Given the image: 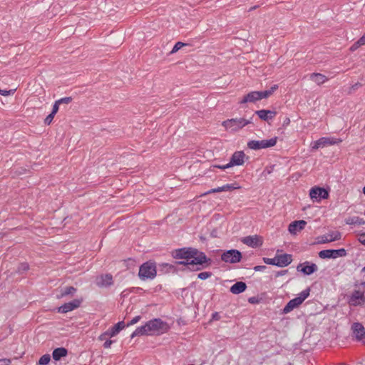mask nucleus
<instances>
[{
    "label": "nucleus",
    "mask_w": 365,
    "mask_h": 365,
    "mask_svg": "<svg viewBox=\"0 0 365 365\" xmlns=\"http://www.w3.org/2000/svg\"><path fill=\"white\" fill-rule=\"evenodd\" d=\"M163 324L164 322L159 318L151 319L145 324L150 335H153L156 332H159L163 328Z\"/></svg>",
    "instance_id": "obj_14"
},
{
    "label": "nucleus",
    "mask_w": 365,
    "mask_h": 365,
    "mask_svg": "<svg viewBox=\"0 0 365 365\" xmlns=\"http://www.w3.org/2000/svg\"><path fill=\"white\" fill-rule=\"evenodd\" d=\"M212 275L211 272H202L197 274V278L201 280H205Z\"/></svg>",
    "instance_id": "obj_34"
},
{
    "label": "nucleus",
    "mask_w": 365,
    "mask_h": 365,
    "mask_svg": "<svg viewBox=\"0 0 365 365\" xmlns=\"http://www.w3.org/2000/svg\"><path fill=\"white\" fill-rule=\"evenodd\" d=\"M29 269V264L27 262L20 263L18 266L16 272L19 274H22Z\"/></svg>",
    "instance_id": "obj_31"
},
{
    "label": "nucleus",
    "mask_w": 365,
    "mask_h": 365,
    "mask_svg": "<svg viewBox=\"0 0 365 365\" xmlns=\"http://www.w3.org/2000/svg\"><path fill=\"white\" fill-rule=\"evenodd\" d=\"M309 196L314 202H319L329 197V192L323 187H313L309 190Z\"/></svg>",
    "instance_id": "obj_10"
},
{
    "label": "nucleus",
    "mask_w": 365,
    "mask_h": 365,
    "mask_svg": "<svg viewBox=\"0 0 365 365\" xmlns=\"http://www.w3.org/2000/svg\"><path fill=\"white\" fill-rule=\"evenodd\" d=\"M5 234L0 233V239H2L4 237Z\"/></svg>",
    "instance_id": "obj_60"
},
{
    "label": "nucleus",
    "mask_w": 365,
    "mask_h": 365,
    "mask_svg": "<svg viewBox=\"0 0 365 365\" xmlns=\"http://www.w3.org/2000/svg\"><path fill=\"white\" fill-rule=\"evenodd\" d=\"M364 215H365V211H364Z\"/></svg>",
    "instance_id": "obj_64"
},
{
    "label": "nucleus",
    "mask_w": 365,
    "mask_h": 365,
    "mask_svg": "<svg viewBox=\"0 0 365 365\" xmlns=\"http://www.w3.org/2000/svg\"><path fill=\"white\" fill-rule=\"evenodd\" d=\"M291 235H297L302 230H288Z\"/></svg>",
    "instance_id": "obj_53"
},
{
    "label": "nucleus",
    "mask_w": 365,
    "mask_h": 365,
    "mask_svg": "<svg viewBox=\"0 0 365 365\" xmlns=\"http://www.w3.org/2000/svg\"><path fill=\"white\" fill-rule=\"evenodd\" d=\"M150 335L148 329H146L145 325H143L141 327H138L131 334L130 337L134 338L137 336H145Z\"/></svg>",
    "instance_id": "obj_28"
},
{
    "label": "nucleus",
    "mask_w": 365,
    "mask_h": 365,
    "mask_svg": "<svg viewBox=\"0 0 365 365\" xmlns=\"http://www.w3.org/2000/svg\"><path fill=\"white\" fill-rule=\"evenodd\" d=\"M224 191H230L240 188L237 183L226 184L223 185Z\"/></svg>",
    "instance_id": "obj_33"
},
{
    "label": "nucleus",
    "mask_w": 365,
    "mask_h": 365,
    "mask_svg": "<svg viewBox=\"0 0 365 365\" xmlns=\"http://www.w3.org/2000/svg\"><path fill=\"white\" fill-rule=\"evenodd\" d=\"M156 265L153 261H147L140 265L138 277L142 280L153 279L156 277Z\"/></svg>",
    "instance_id": "obj_3"
},
{
    "label": "nucleus",
    "mask_w": 365,
    "mask_h": 365,
    "mask_svg": "<svg viewBox=\"0 0 365 365\" xmlns=\"http://www.w3.org/2000/svg\"><path fill=\"white\" fill-rule=\"evenodd\" d=\"M200 240L202 242H205L207 240L206 237H204L203 235L200 236Z\"/></svg>",
    "instance_id": "obj_57"
},
{
    "label": "nucleus",
    "mask_w": 365,
    "mask_h": 365,
    "mask_svg": "<svg viewBox=\"0 0 365 365\" xmlns=\"http://www.w3.org/2000/svg\"><path fill=\"white\" fill-rule=\"evenodd\" d=\"M113 341L110 340V339H107L106 340V341L104 342L103 344V347L105 349H108L110 347L111 344H113Z\"/></svg>",
    "instance_id": "obj_48"
},
{
    "label": "nucleus",
    "mask_w": 365,
    "mask_h": 365,
    "mask_svg": "<svg viewBox=\"0 0 365 365\" xmlns=\"http://www.w3.org/2000/svg\"><path fill=\"white\" fill-rule=\"evenodd\" d=\"M96 284L98 287H108L113 284L111 274H101L96 277Z\"/></svg>",
    "instance_id": "obj_16"
},
{
    "label": "nucleus",
    "mask_w": 365,
    "mask_h": 365,
    "mask_svg": "<svg viewBox=\"0 0 365 365\" xmlns=\"http://www.w3.org/2000/svg\"><path fill=\"white\" fill-rule=\"evenodd\" d=\"M345 222L349 225H361L365 224L364 219L358 216L348 217L345 219Z\"/></svg>",
    "instance_id": "obj_27"
},
{
    "label": "nucleus",
    "mask_w": 365,
    "mask_h": 365,
    "mask_svg": "<svg viewBox=\"0 0 365 365\" xmlns=\"http://www.w3.org/2000/svg\"><path fill=\"white\" fill-rule=\"evenodd\" d=\"M220 319V316L218 312H214L212 314V320H219Z\"/></svg>",
    "instance_id": "obj_51"
},
{
    "label": "nucleus",
    "mask_w": 365,
    "mask_h": 365,
    "mask_svg": "<svg viewBox=\"0 0 365 365\" xmlns=\"http://www.w3.org/2000/svg\"><path fill=\"white\" fill-rule=\"evenodd\" d=\"M360 42L365 44V34L360 38Z\"/></svg>",
    "instance_id": "obj_58"
},
{
    "label": "nucleus",
    "mask_w": 365,
    "mask_h": 365,
    "mask_svg": "<svg viewBox=\"0 0 365 365\" xmlns=\"http://www.w3.org/2000/svg\"><path fill=\"white\" fill-rule=\"evenodd\" d=\"M307 225L305 220H295L292 222L287 227L289 229L304 228Z\"/></svg>",
    "instance_id": "obj_30"
},
{
    "label": "nucleus",
    "mask_w": 365,
    "mask_h": 365,
    "mask_svg": "<svg viewBox=\"0 0 365 365\" xmlns=\"http://www.w3.org/2000/svg\"><path fill=\"white\" fill-rule=\"evenodd\" d=\"M251 123H252L251 120H246L243 118H231V119H227V120L223 121L222 125L227 130H231L232 131H237Z\"/></svg>",
    "instance_id": "obj_4"
},
{
    "label": "nucleus",
    "mask_w": 365,
    "mask_h": 365,
    "mask_svg": "<svg viewBox=\"0 0 365 365\" xmlns=\"http://www.w3.org/2000/svg\"><path fill=\"white\" fill-rule=\"evenodd\" d=\"M266 269H267V267L265 265H257L254 267V270L255 272L263 271Z\"/></svg>",
    "instance_id": "obj_47"
},
{
    "label": "nucleus",
    "mask_w": 365,
    "mask_h": 365,
    "mask_svg": "<svg viewBox=\"0 0 365 365\" xmlns=\"http://www.w3.org/2000/svg\"><path fill=\"white\" fill-rule=\"evenodd\" d=\"M317 270V265L309 261L299 263L297 267V271L302 272L304 275H311L316 272Z\"/></svg>",
    "instance_id": "obj_12"
},
{
    "label": "nucleus",
    "mask_w": 365,
    "mask_h": 365,
    "mask_svg": "<svg viewBox=\"0 0 365 365\" xmlns=\"http://www.w3.org/2000/svg\"><path fill=\"white\" fill-rule=\"evenodd\" d=\"M0 362H4L5 364V365H9L11 363V361H10V359H0Z\"/></svg>",
    "instance_id": "obj_56"
},
{
    "label": "nucleus",
    "mask_w": 365,
    "mask_h": 365,
    "mask_svg": "<svg viewBox=\"0 0 365 365\" xmlns=\"http://www.w3.org/2000/svg\"><path fill=\"white\" fill-rule=\"evenodd\" d=\"M59 103H57V101H56L53 106V108H52V111L51 113L54 115H56V113L58 112V108H59Z\"/></svg>",
    "instance_id": "obj_45"
},
{
    "label": "nucleus",
    "mask_w": 365,
    "mask_h": 365,
    "mask_svg": "<svg viewBox=\"0 0 365 365\" xmlns=\"http://www.w3.org/2000/svg\"><path fill=\"white\" fill-rule=\"evenodd\" d=\"M336 141L333 138L322 137L317 140H315L311 143L312 150H316L319 148H324L328 145H334Z\"/></svg>",
    "instance_id": "obj_17"
},
{
    "label": "nucleus",
    "mask_w": 365,
    "mask_h": 365,
    "mask_svg": "<svg viewBox=\"0 0 365 365\" xmlns=\"http://www.w3.org/2000/svg\"><path fill=\"white\" fill-rule=\"evenodd\" d=\"M255 113L258 115V117L264 121H269L270 120H272L275 115H277V112L274 110H265L262 109L257 110Z\"/></svg>",
    "instance_id": "obj_21"
},
{
    "label": "nucleus",
    "mask_w": 365,
    "mask_h": 365,
    "mask_svg": "<svg viewBox=\"0 0 365 365\" xmlns=\"http://www.w3.org/2000/svg\"><path fill=\"white\" fill-rule=\"evenodd\" d=\"M140 319H141L140 316L135 317L130 322L128 323L127 326L128 327V326L136 324L138 322L140 321Z\"/></svg>",
    "instance_id": "obj_44"
},
{
    "label": "nucleus",
    "mask_w": 365,
    "mask_h": 365,
    "mask_svg": "<svg viewBox=\"0 0 365 365\" xmlns=\"http://www.w3.org/2000/svg\"><path fill=\"white\" fill-rule=\"evenodd\" d=\"M262 259H263V262L267 264L277 266L276 257L274 258L263 257Z\"/></svg>",
    "instance_id": "obj_37"
},
{
    "label": "nucleus",
    "mask_w": 365,
    "mask_h": 365,
    "mask_svg": "<svg viewBox=\"0 0 365 365\" xmlns=\"http://www.w3.org/2000/svg\"><path fill=\"white\" fill-rule=\"evenodd\" d=\"M220 257L221 260L225 263L235 264L241 261L242 255L238 250L231 249L224 251Z\"/></svg>",
    "instance_id": "obj_6"
},
{
    "label": "nucleus",
    "mask_w": 365,
    "mask_h": 365,
    "mask_svg": "<svg viewBox=\"0 0 365 365\" xmlns=\"http://www.w3.org/2000/svg\"><path fill=\"white\" fill-rule=\"evenodd\" d=\"M215 230H213L212 232L210 233V237H216L217 235L215 234Z\"/></svg>",
    "instance_id": "obj_59"
},
{
    "label": "nucleus",
    "mask_w": 365,
    "mask_h": 365,
    "mask_svg": "<svg viewBox=\"0 0 365 365\" xmlns=\"http://www.w3.org/2000/svg\"><path fill=\"white\" fill-rule=\"evenodd\" d=\"M365 302V295L363 290L355 289L348 297V304L352 307H357Z\"/></svg>",
    "instance_id": "obj_9"
},
{
    "label": "nucleus",
    "mask_w": 365,
    "mask_h": 365,
    "mask_svg": "<svg viewBox=\"0 0 365 365\" xmlns=\"http://www.w3.org/2000/svg\"><path fill=\"white\" fill-rule=\"evenodd\" d=\"M363 45H365V44L364 43H361L360 38H359L357 41H356L354 43L352 44V46L350 48V50L352 51H354L355 50H356L358 48H359L360 46H361Z\"/></svg>",
    "instance_id": "obj_39"
},
{
    "label": "nucleus",
    "mask_w": 365,
    "mask_h": 365,
    "mask_svg": "<svg viewBox=\"0 0 365 365\" xmlns=\"http://www.w3.org/2000/svg\"><path fill=\"white\" fill-rule=\"evenodd\" d=\"M351 329L356 340L362 341L365 344V329L364 326L359 322H354L351 326Z\"/></svg>",
    "instance_id": "obj_15"
},
{
    "label": "nucleus",
    "mask_w": 365,
    "mask_h": 365,
    "mask_svg": "<svg viewBox=\"0 0 365 365\" xmlns=\"http://www.w3.org/2000/svg\"><path fill=\"white\" fill-rule=\"evenodd\" d=\"M247 284L244 282H237L231 286L230 291L234 294H239L244 292L247 289Z\"/></svg>",
    "instance_id": "obj_22"
},
{
    "label": "nucleus",
    "mask_w": 365,
    "mask_h": 365,
    "mask_svg": "<svg viewBox=\"0 0 365 365\" xmlns=\"http://www.w3.org/2000/svg\"><path fill=\"white\" fill-rule=\"evenodd\" d=\"M244 244L252 248L260 247L263 245V238L255 235L245 237L241 240Z\"/></svg>",
    "instance_id": "obj_13"
},
{
    "label": "nucleus",
    "mask_w": 365,
    "mask_h": 365,
    "mask_svg": "<svg viewBox=\"0 0 365 365\" xmlns=\"http://www.w3.org/2000/svg\"><path fill=\"white\" fill-rule=\"evenodd\" d=\"M125 322L123 321L116 323L107 331L109 336L113 337L118 334L125 327Z\"/></svg>",
    "instance_id": "obj_25"
},
{
    "label": "nucleus",
    "mask_w": 365,
    "mask_h": 365,
    "mask_svg": "<svg viewBox=\"0 0 365 365\" xmlns=\"http://www.w3.org/2000/svg\"><path fill=\"white\" fill-rule=\"evenodd\" d=\"M248 302L250 303V304H256V303H258L259 302V300L257 297H250L248 299Z\"/></svg>",
    "instance_id": "obj_50"
},
{
    "label": "nucleus",
    "mask_w": 365,
    "mask_h": 365,
    "mask_svg": "<svg viewBox=\"0 0 365 365\" xmlns=\"http://www.w3.org/2000/svg\"><path fill=\"white\" fill-rule=\"evenodd\" d=\"M347 252L344 248L337 250H324L319 252V257L321 259H335L339 257H346Z\"/></svg>",
    "instance_id": "obj_8"
},
{
    "label": "nucleus",
    "mask_w": 365,
    "mask_h": 365,
    "mask_svg": "<svg viewBox=\"0 0 365 365\" xmlns=\"http://www.w3.org/2000/svg\"><path fill=\"white\" fill-rule=\"evenodd\" d=\"M223 191H224L223 186H221V187H218L217 188L211 189L209 191H207L205 194H210V193H215V192H223Z\"/></svg>",
    "instance_id": "obj_42"
},
{
    "label": "nucleus",
    "mask_w": 365,
    "mask_h": 365,
    "mask_svg": "<svg viewBox=\"0 0 365 365\" xmlns=\"http://www.w3.org/2000/svg\"><path fill=\"white\" fill-rule=\"evenodd\" d=\"M277 138L274 137L270 139L262 140H250L247 143V147L250 149L257 150L260 149H264L273 147L276 145Z\"/></svg>",
    "instance_id": "obj_5"
},
{
    "label": "nucleus",
    "mask_w": 365,
    "mask_h": 365,
    "mask_svg": "<svg viewBox=\"0 0 365 365\" xmlns=\"http://www.w3.org/2000/svg\"><path fill=\"white\" fill-rule=\"evenodd\" d=\"M312 81H314L317 85H322L328 81V78L319 73H313L310 76Z\"/></svg>",
    "instance_id": "obj_26"
},
{
    "label": "nucleus",
    "mask_w": 365,
    "mask_h": 365,
    "mask_svg": "<svg viewBox=\"0 0 365 365\" xmlns=\"http://www.w3.org/2000/svg\"><path fill=\"white\" fill-rule=\"evenodd\" d=\"M278 88L277 85H274L270 88V89L263 91H259V99L262 100L263 98H267L269 96H271L275 90Z\"/></svg>",
    "instance_id": "obj_29"
},
{
    "label": "nucleus",
    "mask_w": 365,
    "mask_h": 365,
    "mask_svg": "<svg viewBox=\"0 0 365 365\" xmlns=\"http://www.w3.org/2000/svg\"><path fill=\"white\" fill-rule=\"evenodd\" d=\"M228 165H229V163H227V164H225V165H214V167H215V168H220V169H221V170H225V169H227V168H231V166H228Z\"/></svg>",
    "instance_id": "obj_49"
},
{
    "label": "nucleus",
    "mask_w": 365,
    "mask_h": 365,
    "mask_svg": "<svg viewBox=\"0 0 365 365\" xmlns=\"http://www.w3.org/2000/svg\"><path fill=\"white\" fill-rule=\"evenodd\" d=\"M107 336H109L108 334V331L103 333L102 334H101L99 336V340H101V341L105 340L106 339Z\"/></svg>",
    "instance_id": "obj_52"
},
{
    "label": "nucleus",
    "mask_w": 365,
    "mask_h": 365,
    "mask_svg": "<svg viewBox=\"0 0 365 365\" xmlns=\"http://www.w3.org/2000/svg\"><path fill=\"white\" fill-rule=\"evenodd\" d=\"M288 273V269H284V270H281V271H278L275 273V277H280V276H283V275H285Z\"/></svg>",
    "instance_id": "obj_46"
},
{
    "label": "nucleus",
    "mask_w": 365,
    "mask_h": 365,
    "mask_svg": "<svg viewBox=\"0 0 365 365\" xmlns=\"http://www.w3.org/2000/svg\"><path fill=\"white\" fill-rule=\"evenodd\" d=\"M363 192H364V194L365 195V186H364V188H363Z\"/></svg>",
    "instance_id": "obj_63"
},
{
    "label": "nucleus",
    "mask_w": 365,
    "mask_h": 365,
    "mask_svg": "<svg viewBox=\"0 0 365 365\" xmlns=\"http://www.w3.org/2000/svg\"><path fill=\"white\" fill-rule=\"evenodd\" d=\"M83 299V298L74 299L69 302L64 303L59 307H58V312L61 314H66L71 312L76 309L80 307Z\"/></svg>",
    "instance_id": "obj_11"
},
{
    "label": "nucleus",
    "mask_w": 365,
    "mask_h": 365,
    "mask_svg": "<svg viewBox=\"0 0 365 365\" xmlns=\"http://www.w3.org/2000/svg\"><path fill=\"white\" fill-rule=\"evenodd\" d=\"M185 46H186V43L178 41L175 44V46H173L170 53H176L178 50H180L181 48H182Z\"/></svg>",
    "instance_id": "obj_36"
},
{
    "label": "nucleus",
    "mask_w": 365,
    "mask_h": 365,
    "mask_svg": "<svg viewBox=\"0 0 365 365\" xmlns=\"http://www.w3.org/2000/svg\"><path fill=\"white\" fill-rule=\"evenodd\" d=\"M68 355V349L64 347L54 349L52 353V357L55 361H59L62 357Z\"/></svg>",
    "instance_id": "obj_24"
},
{
    "label": "nucleus",
    "mask_w": 365,
    "mask_h": 365,
    "mask_svg": "<svg viewBox=\"0 0 365 365\" xmlns=\"http://www.w3.org/2000/svg\"><path fill=\"white\" fill-rule=\"evenodd\" d=\"M160 266L166 268L168 272L176 271V267L175 264L169 263H162L161 264H160Z\"/></svg>",
    "instance_id": "obj_35"
},
{
    "label": "nucleus",
    "mask_w": 365,
    "mask_h": 365,
    "mask_svg": "<svg viewBox=\"0 0 365 365\" xmlns=\"http://www.w3.org/2000/svg\"><path fill=\"white\" fill-rule=\"evenodd\" d=\"M360 86H361V84L360 83H356L351 86V89L354 91L358 89Z\"/></svg>",
    "instance_id": "obj_54"
},
{
    "label": "nucleus",
    "mask_w": 365,
    "mask_h": 365,
    "mask_svg": "<svg viewBox=\"0 0 365 365\" xmlns=\"http://www.w3.org/2000/svg\"><path fill=\"white\" fill-rule=\"evenodd\" d=\"M359 241L365 246V232L358 234Z\"/></svg>",
    "instance_id": "obj_43"
},
{
    "label": "nucleus",
    "mask_w": 365,
    "mask_h": 365,
    "mask_svg": "<svg viewBox=\"0 0 365 365\" xmlns=\"http://www.w3.org/2000/svg\"><path fill=\"white\" fill-rule=\"evenodd\" d=\"M55 115L51 113L44 120V123L46 125H50L52 122Z\"/></svg>",
    "instance_id": "obj_41"
},
{
    "label": "nucleus",
    "mask_w": 365,
    "mask_h": 365,
    "mask_svg": "<svg viewBox=\"0 0 365 365\" xmlns=\"http://www.w3.org/2000/svg\"><path fill=\"white\" fill-rule=\"evenodd\" d=\"M172 256L175 259H184L175 262V264L187 266L190 271L207 269L212 264V259L205 252L192 247L176 249L172 252Z\"/></svg>",
    "instance_id": "obj_1"
},
{
    "label": "nucleus",
    "mask_w": 365,
    "mask_h": 365,
    "mask_svg": "<svg viewBox=\"0 0 365 365\" xmlns=\"http://www.w3.org/2000/svg\"><path fill=\"white\" fill-rule=\"evenodd\" d=\"M51 361V356L48 354L43 355L38 360V365H47Z\"/></svg>",
    "instance_id": "obj_32"
},
{
    "label": "nucleus",
    "mask_w": 365,
    "mask_h": 365,
    "mask_svg": "<svg viewBox=\"0 0 365 365\" xmlns=\"http://www.w3.org/2000/svg\"><path fill=\"white\" fill-rule=\"evenodd\" d=\"M290 123L289 118H286L283 121V126H287Z\"/></svg>",
    "instance_id": "obj_55"
},
{
    "label": "nucleus",
    "mask_w": 365,
    "mask_h": 365,
    "mask_svg": "<svg viewBox=\"0 0 365 365\" xmlns=\"http://www.w3.org/2000/svg\"><path fill=\"white\" fill-rule=\"evenodd\" d=\"M260 101L259 91H251L247 95L244 96L243 98L239 101L240 104H245L248 103H256Z\"/></svg>",
    "instance_id": "obj_20"
},
{
    "label": "nucleus",
    "mask_w": 365,
    "mask_h": 365,
    "mask_svg": "<svg viewBox=\"0 0 365 365\" xmlns=\"http://www.w3.org/2000/svg\"><path fill=\"white\" fill-rule=\"evenodd\" d=\"M361 272H365V267L362 268Z\"/></svg>",
    "instance_id": "obj_62"
},
{
    "label": "nucleus",
    "mask_w": 365,
    "mask_h": 365,
    "mask_svg": "<svg viewBox=\"0 0 365 365\" xmlns=\"http://www.w3.org/2000/svg\"><path fill=\"white\" fill-rule=\"evenodd\" d=\"M277 266L279 267H284L290 264L292 262V255L289 254H283L276 255Z\"/></svg>",
    "instance_id": "obj_19"
},
{
    "label": "nucleus",
    "mask_w": 365,
    "mask_h": 365,
    "mask_svg": "<svg viewBox=\"0 0 365 365\" xmlns=\"http://www.w3.org/2000/svg\"><path fill=\"white\" fill-rule=\"evenodd\" d=\"M311 289L307 287L303 290L298 297L289 300L282 310L281 314H286L292 312L294 309L301 305L304 301L309 296Z\"/></svg>",
    "instance_id": "obj_2"
},
{
    "label": "nucleus",
    "mask_w": 365,
    "mask_h": 365,
    "mask_svg": "<svg viewBox=\"0 0 365 365\" xmlns=\"http://www.w3.org/2000/svg\"><path fill=\"white\" fill-rule=\"evenodd\" d=\"M341 234L338 230H331L328 233L316 237V241L312 245L324 244L340 240Z\"/></svg>",
    "instance_id": "obj_7"
},
{
    "label": "nucleus",
    "mask_w": 365,
    "mask_h": 365,
    "mask_svg": "<svg viewBox=\"0 0 365 365\" xmlns=\"http://www.w3.org/2000/svg\"><path fill=\"white\" fill-rule=\"evenodd\" d=\"M15 90H1L0 89V95L8 96L14 93Z\"/></svg>",
    "instance_id": "obj_40"
},
{
    "label": "nucleus",
    "mask_w": 365,
    "mask_h": 365,
    "mask_svg": "<svg viewBox=\"0 0 365 365\" xmlns=\"http://www.w3.org/2000/svg\"><path fill=\"white\" fill-rule=\"evenodd\" d=\"M56 101H57V103H59V104H62V103L68 104L69 103H71L72 101V98L71 97H64L61 99H58Z\"/></svg>",
    "instance_id": "obj_38"
},
{
    "label": "nucleus",
    "mask_w": 365,
    "mask_h": 365,
    "mask_svg": "<svg viewBox=\"0 0 365 365\" xmlns=\"http://www.w3.org/2000/svg\"><path fill=\"white\" fill-rule=\"evenodd\" d=\"M256 8V6H254V7H252L250 11H252V10H255V9Z\"/></svg>",
    "instance_id": "obj_61"
},
{
    "label": "nucleus",
    "mask_w": 365,
    "mask_h": 365,
    "mask_svg": "<svg viewBox=\"0 0 365 365\" xmlns=\"http://www.w3.org/2000/svg\"><path fill=\"white\" fill-rule=\"evenodd\" d=\"M245 154L243 151H236L232 154L228 166L242 165L245 163Z\"/></svg>",
    "instance_id": "obj_18"
},
{
    "label": "nucleus",
    "mask_w": 365,
    "mask_h": 365,
    "mask_svg": "<svg viewBox=\"0 0 365 365\" xmlns=\"http://www.w3.org/2000/svg\"><path fill=\"white\" fill-rule=\"evenodd\" d=\"M77 292V289L73 286L66 287L60 290V294L57 295L58 299L63 298L66 296H73Z\"/></svg>",
    "instance_id": "obj_23"
}]
</instances>
